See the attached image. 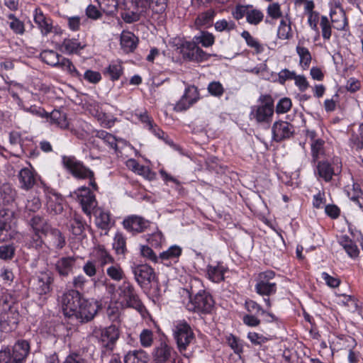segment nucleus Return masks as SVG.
I'll use <instances>...</instances> for the list:
<instances>
[{"label": "nucleus", "mask_w": 363, "mask_h": 363, "mask_svg": "<svg viewBox=\"0 0 363 363\" xmlns=\"http://www.w3.org/2000/svg\"><path fill=\"white\" fill-rule=\"evenodd\" d=\"M62 302L65 316L79 323L91 320L100 308L98 301L84 298L75 289H70L64 293Z\"/></svg>", "instance_id": "f257e3e1"}, {"label": "nucleus", "mask_w": 363, "mask_h": 363, "mask_svg": "<svg viewBox=\"0 0 363 363\" xmlns=\"http://www.w3.org/2000/svg\"><path fill=\"white\" fill-rule=\"evenodd\" d=\"M167 0H124L121 17L126 23H133L146 18L150 11L152 15L163 14Z\"/></svg>", "instance_id": "f03ea898"}, {"label": "nucleus", "mask_w": 363, "mask_h": 363, "mask_svg": "<svg viewBox=\"0 0 363 363\" xmlns=\"http://www.w3.org/2000/svg\"><path fill=\"white\" fill-rule=\"evenodd\" d=\"M258 104L252 106L249 118L257 124L269 125L273 117L274 100L269 94H262L257 99Z\"/></svg>", "instance_id": "7ed1b4c3"}, {"label": "nucleus", "mask_w": 363, "mask_h": 363, "mask_svg": "<svg viewBox=\"0 0 363 363\" xmlns=\"http://www.w3.org/2000/svg\"><path fill=\"white\" fill-rule=\"evenodd\" d=\"M62 163L63 167L75 178L79 179L89 180V185L94 190H98V185L96 182L94 173L84 163L78 160L74 156L62 157Z\"/></svg>", "instance_id": "20e7f679"}, {"label": "nucleus", "mask_w": 363, "mask_h": 363, "mask_svg": "<svg viewBox=\"0 0 363 363\" xmlns=\"http://www.w3.org/2000/svg\"><path fill=\"white\" fill-rule=\"evenodd\" d=\"M117 291L125 307L134 308L141 314L146 311V308L140 299L134 286L129 281H123Z\"/></svg>", "instance_id": "39448f33"}, {"label": "nucleus", "mask_w": 363, "mask_h": 363, "mask_svg": "<svg viewBox=\"0 0 363 363\" xmlns=\"http://www.w3.org/2000/svg\"><path fill=\"white\" fill-rule=\"evenodd\" d=\"M14 212L9 208L0 210V242L18 240L21 234L15 227Z\"/></svg>", "instance_id": "423d86ee"}, {"label": "nucleus", "mask_w": 363, "mask_h": 363, "mask_svg": "<svg viewBox=\"0 0 363 363\" xmlns=\"http://www.w3.org/2000/svg\"><path fill=\"white\" fill-rule=\"evenodd\" d=\"M178 49L184 60L194 63L206 62L214 56L204 51L193 40L182 41Z\"/></svg>", "instance_id": "0eeeda50"}, {"label": "nucleus", "mask_w": 363, "mask_h": 363, "mask_svg": "<svg viewBox=\"0 0 363 363\" xmlns=\"http://www.w3.org/2000/svg\"><path fill=\"white\" fill-rule=\"evenodd\" d=\"M214 303V300L209 292L205 290H200L194 296H190L186 308L189 311L200 315H206L211 313Z\"/></svg>", "instance_id": "6e6552de"}, {"label": "nucleus", "mask_w": 363, "mask_h": 363, "mask_svg": "<svg viewBox=\"0 0 363 363\" xmlns=\"http://www.w3.org/2000/svg\"><path fill=\"white\" fill-rule=\"evenodd\" d=\"M174 338L180 353L187 359L191 353H186L187 347L194 339V334L191 326L186 322H179L175 327Z\"/></svg>", "instance_id": "1a4fd4ad"}, {"label": "nucleus", "mask_w": 363, "mask_h": 363, "mask_svg": "<svg viewBox=\"0 0 363 363\" xmlns=\"http://www.w3.org/2000/svg\"><path fill=\"white\" fill-rule=\"evenodd\" d=\"M276 274L272 270H267L259 274L255 286V291L262 296H270L276 294L277 283L275 281Z\"/></svg>", "instance_id": "9d476101"}, {"label": "nucleus", "mask_w": 363, "mask_h": 363, "mask_svg": "<svg viewBox=\"0 0 363 363\" xmlns=\"http://www.w3.org/2000/svg\"><path fill=\"white\" fill-rule=\"evenodd\" d=\"M71 196L80 203L83 212L91 218L92 212L98 205L96 196L91 189L86 186H81L71 194Z\"/></svg>", "instance_id": "9b49d317"}, {"label": "nucleus", "mask_w": 363, "mask_h": 363, "mask_svg": "<svg viewBox=\"0 0 363 363\" xmlns=\"http://www.w3.org/2000/svg\"><path fill=\"white\" fill-rule=\"evenodd\" d=\"M132 272L136 282L143 290L148 289L150 284L157 281L154 269L147 264H137L133 267Z\"/></svg>", "instance_id": "f8f14e48"}, {"label": "nucleus", "mask_w": 363, "mask_h": 363, "mask_svg": "<svg viewBox=\"0 0 363 363\" xmlns=\"http://www.w3.org/2000/svg\"><path fill=\"white\" fill-rule=\"evenodd\" d=\"M41 185L46 197L48 210L54 214H60L63 211L62 196L44 182H41Z\"/></svg>", "instance_id": "ddd939ff"}, {"label": "nucleus", "mask_w": 363, "mask_h": 363, "mask_svg": "<svg viewBox=\"0 0 363 363\" xmlns=\"http://www.w3.org/2000/svg\"><path fill=\"white\" fill-rule=\"evenodd\" d=\"M123 226L128 233L135 235L145 231L150 227V221L141 216L131 215L124 218Z\"/></svg>", "instance_id": "4468645a"}, {"label": "nucleus", "mask_w": 363, "mask_h": 363, "mask_svg": "<svg viewBox=\"0 0 363 363\" xmlns=\"http://www.w3.org/2000/svg\"><path fill=\"white\" fill-rule=\"evenodd\" d=\"M18 308L0 312V330L4 333H9L16 329L19 322Z\"/></svg>", "instance_id": "2eb2a0df"}, {"label": "nucleus", "mask_w": 363, "mask_h": 363, "mask_svg": "<svg viewBox=\"0 0 363 363\" xmlns=\"http://www.w3.org/2000/svg\"><path fill=\"white\" fill-rule=\"evenodd\" d=\"M294 127L287 121H277L272 128V138L274 141L280 143L289 139L294 134Z\"/></svg>", "instance_id": "dca6fc26"}, {"label": "nucleus", "mask_w": 363, "mask_h": 363, "mask_svg": "<svg viewBox=\"0 0 363 363\" xmlns=\"http://www.w3.org/2000/svg\"><path fill=\"white\" fill-rule=\"evenodd\" d=\"M54 278L51 272H40L34 280V289L40 296L47 295L52 290Z\"/></svg>", "instance_id": "f3484780"}, {"label": "nucleus", "mask_w": 363, "mask_h": 363, "mask_svg": "<svg viewBox=\"0 0 363 363\" xmlns=\"http://www.w3.org/2000/svg\"><path fill=\"white\" fill-rule=\"evenodd\" d=\"M37 177V173L32 168L21 169L18 174L20 187L26 191L31 189L36 184Z\"/></svg>", "instance_id": "a211bd4d"}, {"label": "nucleus", "mask_w": 363, "mask_h": 363, "mask_svg": "<svg viewBox=\"0 0 363 363\" xmlns=\"http://www.w3.org/2000/svg\"><path fill=\"white\" fill-rule=\"evenodd\" d=\"M33 233H39L43 235H48L52 228L45 216L40 214L33 215L28 220Z\"/></svg>", "instance_id": "6ab92c4d"}, {"label": "nucleus", "mask_w": 363, "mask_h": 363, "mask_svg": "<svg viewBox=\"0 0 363 363\" xmlns=\"http://www.w3.org/2000/svg\"><path fill=\"white\" fill-rule=\"evenodd\" d=\"M153 354L157 363H164L172 360V363H176V352L165 342H161L160 345L155 349Z\"/></svg>", "instance_id": "aec40b11"}, {"label": "nucleus", "mask_w": 363, "mask_h": 363, "mask_svg": "<svg viewBox=\"0 0 363 363\" xmlns=\"http://www.w3.org/2000/svg\"><path fill=\"white\" fill-rule=\"evenodd\" d=\"M119 335L120 333L118 327L111 325L101 330L100 340L105 347L112 348Z\"/></svg>", "instance_id": "412c9836"}, {"label": "nucleus", "mask_w": 363, "mask_h": 363, "mask_svg": "<svg viewBox=\"0 0 363 363\" xmlns=\"http://www.w3.org/2000/svg\"><path fill=\"white\" fill-rule=\"evenodd\" d=\"M47 121L50 125H55L62 130L69 128V121L67 120V114L57 109H54L52 112H48V116H45Z\"/></svg>", "instance_id": "4be33fe9"}, {"label": "nucleus", "mask_w": 363, "mask_h": 363, "mask_svg": "<svg viewBox=\"0 0 363 363\" xmlns=\"http://www.w3.org/2000/svg\"><path fill=\"white\" fill-rule=\"evenodd\" d=\"M92 214L95 216V223L97 228L108 231L111 228V213L108 211L97 207Z\"/></svg>", "instance_id": "5701e85b"}, {"label": "nucleus", "mask_w": 363, "mask_h": 363, "mask_svg": "<svg viewBox=\"0 0 363 363\" xmlns=\"http://www.w3.org/2000/svg\"><path fill=\"white\" fill-rule=\"evenodd\" d=\"M30 351V345L27 340H18L12 350L13 363H21L25 360Z\"/></svg>", "instance_id": "b1692460"}, {"label": "nucleus", "mask_w": 363, "mask_h": 363, "mask_svg": "<svg viewBox=\"0 0 363 363\" xmlns=\"http://www.w3.org/2000/svg\"><path fill=\"white\" fill-rule=\"evenodd\" d=\"M228 268L223 263L217 262L216 265L208 264L206 267V275L209 280L214 283H220L224 281V274Z\"/></svg>", "instance_id": "393cba45"}, {"label": "nucleus", "mask_w": 363, "mask_h": 363, "mask_svg": "<svg viewBox=\"0 0 363 363\" xmlns=\"http://www.w3.org/2000/svg\"><path fill=\"white\" fill-rule=\"evenodd\" d=\"M337 7L339 8L338 12L333 9H331L330 12L333 27L338 30H347L348 29V21L346 14L341 6H337Z\"/></svg>", "instance_id": "a878e982"}, {"label": "nucleus", "mask_w": 363, "mask_h": 363, "mask_svg": "<svg viewBox=\"0 0 363 363\" xmlns=\"http://www.w3.org/2000/svg\"><path fill=\"white\" fill-rule=\"evenodd\" d=\"M76 259L74 257L60 258L55 264V269L61 277H67L73 270Z\"/></svg>", "instance_id": "bb28decb"}, {"label": "nucleus", "mask_w": 363, "mask_h": 363, "mask_svg": "<svg viewBox=\"0 0 363 363\" xmlns=\"http://www.w3.org/2000/svg\"><path fill=\"white\" fill-rule=\"evenodd\" d=\"M69 225L72 233L76 236H83L86 228L88 227L84 218L76 213L71 218Z\"/></svg>", "instance_id": "cd10ccee"}, {"label": "nucleus", "mask_w": 363, "mask_h": 363, "mask_svg": "<svg viewBox=\"0 0 363 363\" xmlns=\"http://www.w3.org/2000/svg\"><path fill=\"white\" fill-rule=\"evenodd\" d=\"M34 21L43 35H46L51 32L52 28V21L50 18H46L41 10L35 9Z\"/></svg>", "instance_id": "c85d7f7f"}, {"label": "nucleus", "mask_w": 363, "mask_h": 363, "mask_svg": "<svg viewBox=\"0 0 363 363\" xmlns=\"http://www.w3.org/2000/svg\"><path fill=\"white\" fill-rule=\"evenodd\" d=\"M18 298L8 290L1 291L0 296V312L9 311L12 308H18Z\"/></svg>", "instance_id": "c756f323"}, {"label": "nucleus", "mask_w": 363, "mask_h": 363, "mask_svg": "<svg viewBox=\"0 0 363 363\" xmlns=\"http://www.w3.org/2000/svg\"><path fill=\"white\" fill-rule=\"evenodd\" d=\"M22 142L21 134L19 132L11 131L9 133V143L13 150L11 154L14 157H21L24 154Z\"/></svg>", "instance_id": "7c9ffc66"}, {"label": "nucleus", "mask_w": 363, "mask_h": 363, "mask_svg": "<svg viewBox=\"0 0 363 363\" xmlns=\"http://www.w3.org/2000/svg\"><path fill=\"white\" fill-rule=\"evenodd\" d=\"M339 243L351 258L354 259L359 256V250L357 245L347 235L341 236Z\"/></svg>", "instance_id": "2f4dec72"}, {"label": "nucleus", "mask_w": 363, "mask_h": 363, "mask_svg": "<svg viewBox=\"0 0 363 363\" xmlns=\"http://www.w3.org/2000/svg\"><path fill=\"white\" fill-rule=\"evenodd\" d=\"M123 73V67L119 61L111 62L104 71V74L111 81L118 80Z\"/></svg>", "instance_id": "473e14b6"}, {"label": "nucleus", "mask_w": 363, "mask_h": 363, "mask_svg": "<svg viewBox=\"0 0 363 363\" xmlns=\"http://www.w3.org/2000/svg\"><path fill=\"white\" fill-rule=\"evenodd\" d=\"M16 196V190L12 187L11 184L5 182L0 184V199L4 204H10L15 200Z\"/></svg>", "instance_id": "72a5a7b5"}, {"label": "nucleus", "mask_w": 363, "mask_h": 363, "mask_svg": "<svg viewBox=\"0 0 363 363\" xmlns=\"http://www.w3.org/2000/svg\"><path fill=\"white\" fill-rule=\"evenodd\" d=\"M138 38L131 32H123L121 36V45L127 52H133L137 47Z\"/></svg>", "instance_id": "f704fd0d"}, {"label": "nucleus", "mask_w": 363, "mask_h": 363, "mask_svg": "<svg viewBox=\"0 0 363 363\" xmlns=\"http://www.w3.org/2000/svg\"><path fill=\"white\" fill-rule=\"evenodd\" d=\"M182 252V249L178 245H172L169 247L166 251L161 252L159 255V259L161 260L162 262H164L166 261H174L177 262L178 258L181 256Z\"/></svg>", "instance_id": "c9c22d12"}, {"label": "nucleus", "mask_w": 363, "mask_h": 363, "mask_svg": "<svg viewBox=\"0 0 363 363\" xmlns=\"http://www.w3.org/2000/svg\"><path fill=\"white\" fill-rule=\"evenodd\" d=\"M317 171L319 177L326 182L331 181L333 174H335L333 168L328 161L318 162Z\"/></svg>", "instance_id": "e433bc0d"}, {"label": "nucleus", "mask_w": 363, "mask_h": 363, "mask_svg": "<svg viewBox=\"0 0 363 363\" xmlns=\"http://www.w3.org/2000/svg\"><path fill=\"white\" fill-rule=\"evenodd\" d=\"M40 57L48 65L57 67L62 56L54 50H45L40 52Z\"/></svg>", "instance_id": "4c0bfd02"}, {"label": "nucleus", "mask_w": 363, "mask_h": 363, "mask_svg": "<svg viewBox=\"0 0 363 363\" xmlns=\"http://www.w3.org/2000/svg\"><path fill=\"white\" fill-rule=\"evenodd\" d=\"M225 341L228 345L234 351L235 354L241 359V354L243 352V341L232 333L225 335Z\"/></svg>", "instance_id": "58836bf2"}, {"label": "nucleus", "mask_w": 363, "mask_h": 363, "mask_svg": "<svg viewBox=\"0 0 363 363\" xmlns=\"http://www.w3.org/2000/svg\"><path fill=\"white\" fill-rule=\"evenodd\" d=\"M57 67L67 72L71 77L80 81L82 80V74L77 69L70 60L62 56Z\"/></svg>", "instance_id": "ea45409f"}, {"label": "nucleus", "mask_w": 363, "mask_h": 363, "mask_svg": "<svg viewBox=\"0 0 363 363\" xmlns=\"http://www.w3.org/2000/svg\"><path fill=\"white\" fill-rule=\"evenodd\" d=\"M148 356L142 350L129 352L124 357V363H147Z\"/></svg>", "instance_id": "a19ab883"}, {"label": "nucleus", "mask_w": 363, "mask_h": 363, "mask_svg": "<svg viewBox=\"0 0 363 363\" xmlns=\"http://www.w3.org/2000/svg\"><path fill=\"white\" fill-rule=\"evenodd\" d=\"M62 48L65 52L74 54L84 49V45H82V43L75 38H65L62 42Z\"/></svg>", "instance_id": "79ce46f5"}, {"label": "nucleus", "mask_w": 363, "mask_h": 363, "mask_svg": "<svg viewBox=\"0 0 363 363\" xmlns=\"http://www.w3.org/2000/svg\"><path fill=\"white\" fill-rule=\"evenodd\" d=\"M198 45L201 44L204 48L212 46L215 43L214 35L208 31H201L197 35L192 39Z\"/></svg>", "instance_id": "37998d69"}, {"label": "nucleus", "mask_w": 363, "mask_h": 363, "mask_svg": "<svg viewBox=\"0 0 363 363\" xmlns=\"http://www.w3.org/2000/svg\"><path fill=\"white\" fill-rule=\"evenodd\" d=\"M241 37L245 40V42L249 47L254 48L255 54H261L264 51L263 45H262L256 38L252 37L248 31H242Z\"/></svg>", "instance_id": "c03bdc74"}, {"label": "nucleus", "mask_w": 363, "mask_h": 363, "mask_svg": "<svg viewBox=\"0 0 363 363\" xmlns=\"http://www.w3.org/2000/svg\"><path fill=\"white\" fill-rule=\"evenodd\" d=\"M113 248L117 255H124L127 252L126 238L122 233L117 232L113 238Z\"/></svg>", "instance_id": "a18cd8bd"}, {"label": "nucleus", "mask_w": 363, "mask_h": 363, "mask_svg": "<svg viewBox=\"0 0 363 363\" xmlns=\"http://www.w3.org/2000/svg\"><path fill=\"white\" fill-rule=\"evenodd\" d=\"M277 35L279 38L283 40H288L292 37L291 21L287 18V16L285 19H282L280 21Z\"/></svg>", "instance_id": "49530a36"}, {"label": "nucleus", "mask_w": 363, "mask_h": 363, "mask_svg": "<svg viewBox=\"0 0 363 363\" xmlns=\"http://www.w3.org/2000/svg\"><path fill=\"white\" fill-rule=\"evenodd\" d=\"M324 145L325 141L320 138L311 143L312 160L314 163L325 154Z\"/></svg>", "instance_id": "de8ad7c7"}, {"label": "nucleus", "mask_w": 363, "mask_h": 363, "mask_svg": "<svg viewBox=\"0 0 363 363\" xmlns=\"http://www.w3.org/2000/svg\"><path fill=\"white\" fill-rule=\"evenodd\" d=\"M95 136L101 139L105 143H106L111 148L118 150L117 139L116 138L104 130H99L96 131Z\"/></svg>", "instance_id": "09e8293b"}, {"label": "nucleus", "mask_w": 363, "mask_h": 363, "mask_svg": "<svg viewBox=\"0 0 363 363\" xmlns=\"http://www.w3.org/2000/svg\"><path fill=\"white\" fill-rule=\"evenodd\" d=\"M48 235L52 237V245L55 248L61 250L65 247L66 244L65 238L60 230L51 228Z\"/></svg>", "instance_id": "8fccbe9b"}, {"label": "nucleus", "mask_w": 363, "mask_h": 363, "mask_svg": "<svg viewBox=\"0 0 363 363\" xmlns=\"http://www.w3.org/2000/svg\"><path fill=\"white\" fill-rule=\"evenodd\" d=\"M216 15V12L213 9H209L199 14L195 19V24L197 26H204L211 25Z\"/></svg>", "instance_id": "3c124183"}, {"label": "nucleus", "mask_w": 363, "mask_h": 363, "mask_svg": "<svg viewBox=\"0 0 363 363\" xmlns=\"http://www.w3.org/2000/svg\"><path fill=\"white\" fill-rule=\"evenodd\" d=\"M350 146L356 150L363 149V123L358 128V133H353L350 138Z\"/></svg>", "instance_id": "603ef678"}, {"label": "nucleus", "mask_w": 363, "mask_h": 363, "mask_svg": "<svg viewBox=\"0 0 363 363\" xmlns=\"http://www.w3.org/2000/svg\"><path fill=\"white\" fill-rule=\"evenodd\" d=\"M107 275L113 281H120L125 278V273L118 264H113L106 269Z\"/></svg>", "instance_id": "864d4df0"}, {"label": "nucleus", "mask_w": 363, "mask_h": 363, "mask_svg": "<svg viewBox=\"0 0 363 363\" xmlns=\"http://www.w3.org/2000/svg\"><path fill=\"white\" fill-rule=\"evenodd\" d=\"M264 18V14L263 13L256 9H249L246 21L248 23L251 25H258L259 23H261L263 21Z\"/></svg>", "instance_id": "5fc2aeb1"}, {"label": "nucleus", "mask_w": 363, "mask_h": 363, "mask_svg": "<svg viewBox=\"0 0 363 363\" xmlns=\"http://www.w3.org/2000/svg\"><path fill=\"white\" fill-rule=\"evenodd\" d=\"M214 27L216 30L218 32L226 31L229 33L236 28V25L232 20L227 21L225 19H222L217 21L214 24Z\"/></svg>", "instance_id": "6e6d98bb"}, {"label": "nucleus", "mask_w": 363, "mask_h": 363, "mask_svg": "<svg viewBox=\"0 0 363 363\" xmlns=\"http://www.w3.org/2000/svg\"><path fill=\"white\" fill-rule=\"evenodd\" d=\"M16 247L13 244L3 245L0 246V259L11 260L14 257Z\"/></svg>", "instance_id": "4d7b16f0"}, {"label": "nucleus", "mask_w": 363, "mask_h": 363, "mask_svg": "<svg viewBox=\"0 0 363 363\" xmlns=\"http://www.w3.org/2000/svg\"><path fill=\"white\" fill-rule=\"evenodd\" d=\"M296 52L300 57V63L303 65L304 67H308L311 62V55L308 48L298 45Z\"/></svg>", "instance_id": "13d9d810"}, {"label": "nucleus", "mask_w": 363, "mask_h": 363, "mask_svg": "<svg viewBox=\"0 0 363 363\" xmlns=\"http://www.w3.org/2000/svg\"><path fill=\"white\" fill-rule=\"evenodd\" d=\"M101 9L108 14H113L117 10V0H98Z\"/></svg>", "instance_id": "bf43d9fd"}, {"label": "nucleus", "mask_w": 363, "mask_h": 363, "mask_svg": "<svg viewBox=\"0 0 363 363\" xmlns=\"http://www.w3.org/2000/svg\"><path fill=\"white\" fill-rule=\"evenodd\" d=\"M245 308L249 313V314L259 315V313H265L262 306L258 304L256 301L252 299H247L245 302Z\"/></svg>", "instance_id": "052dcab7"}, {"label": "nucleus", "mask_w": 363, "mask_h": 363, "mask_svg": "<svg viewBox=\"0 0 363 363\" xmlns=\"http://www.w3.org/2000/svg\"><path fill=\"white\" fill-rule=\"evenodd\" d=\"M320 26L322 31V36L324 40H330L332 35V27L328 18L326 16H322L320 18Z\"/></svg>", "instance_id": "680f3d73"}, {"label": "nucleus", "mask_w": 363, "mask_h": 363, "mask_svg": "<svg viewBox=\"0 0 363 363\" xmlns=\"http://www.w3.org/2000/svg\"><path fill=\"white\" fill-rule=\"evenodd\" d=\"M252 5L238 4L232 11V15L236 20L242 19L244 16L247 17L249 9H252Z\"/></svg>", "instance_id": "e2e57ef3"}, {"label": "nucleus", "mask_w": 363, "mask_h": 363, "mask_svg": "<svg viewBox=\"0 0 363 363\" xmlns=\"http://www.w3.org/2000/svg\"><path fill=\"white\" fill-rule=\"evenodd\" d=\"M207 89L211 95L216 97L221 96L225 91L221 83L217 81L210 82L208 85Z\"/></svg>", "instance_id": "0e129e2a"}, {"label": "nucleus", "mask_w": 363, "mask_h": 363, "mask_svg": "<svg viewBox=\"0 0 363 363\" xmlns=\"http://www.w3.org/2000/svg\"><path fill=\"white\" fill-rule=\"evenodd\" d=\"M82 79L89 83L96 84L101 80V74L99 72L86 69L84 74H82Z\"/></svg>", "instance_id": "69168bd1"}, {"label": "nucleus", "mask_w": 363, "mask_h": 363, "mask_svg": "<svg viewBox=\"0 0 363 363\" xmlns=\"http://www.w3.org/2000/svg\"><path fill=\"white\" fill-rule=\"evenodd\" d=\"M140 255L143 257L154 263H157L159 260V257H157L152 248L147 245L140 246Z\"/></svg>", "instance_id": "338daca9"}, {"label": "nucleus", "mask_w": 363, "mask_h": 363, "mask_svg": "<svg viewBox=\"0 0 363 363\" xmlns=\"http://www.w3.org/2000/svg\"><path fill=\"white\" fill-rule=\"evenodd\" d=\"M140 341L142 346L145 347H150L153 342V333L148 329H144L140 335Z\"/></svg>", "instance_id": "774afa93"}]
</instances>
